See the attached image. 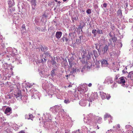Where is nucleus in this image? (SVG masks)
Returning a JSON list of instances; mask_svg holds the SVG:
<instances>
[{
  "label": "nucleus",
  "mask_w": 133,
  "mask_h": 133,
  "mask_svg": "<svg viewBox=\"0 0 133 133\" xmlns=\"http://www.w3.org/2000/svg\"><path fill=\"white\" fill-rule=\"evenodd\" d=\"M72 87V85H71L70 84H69V85L68 86V87L70 88V87Z\"/></svg>",
  "instance_id": "0e129e2a"
},
{
  "label": "nucleus",
  "mask_w": 133,
  "mask_h": 133,
  "mask_svg": "<svg viewBox=\"0 0 133 133\" xmlns=\"http://www.w3.org/2000/svg\"><path fill=\"white\" fill-rule=\"evenodd\" d=\"M117 14L120 16H122V11L120 9H119L118 11H117Z\"/></svg>",
  "instance_id": "c85d7f7f"
},
{
  "label": "nucleus",
  "mask_w": 133,
  "mask_h": 133,
  "mask_svg": "<svg viewBox=\"0 0 133 133\" xmlns=\"http://www.w3.org/2000/svg\"><path fill=\"white\" fill-rule=\"evenodd\" d=\"M118 78V76H116V78H115V79H117Z\"/></svg>",
  "instance_id": "774afa93"
},
{
  "label": "nucleus",
  "mask_w": 133,
  "mask_h": 133,
  "mask_svg": "<svg viewBox=\"0 0 133 133\" xmlns=\"http://www.w3.org/2000/svg\"><path fill=\"white\" fill-rule=\"evenodd\" d=\"M64 102L66 104H68L70 102V101L68 99H66L64 101Z\"/></svg>",
  "instance_id": "f704fd0d"
},
{
  "label": "nucleus",
  "mask_w": 133,
  "mask_h": 133,
  "mask_svg": "<svg viewBox=\"0 0 133 133\" xmlns=\"http://www.w3.org/2000/svg\"><path fill=\"white\" fill-rule=\"evenodd\" d=\"M93 52L94 56L96 59L98 56L97 52L95 50H93Z\"/></svg>",
  "instance_id": "5701e85b"
},
{
  "label": "nucleus",
  "mask_w": 133,
  "mask_h": 133,
  "mask_svg": "<svg viewBox=\"0 0 133 133\" xmlns=\"http://www.w3.org/2000/svg\"><path fill=\"white\" fill-rule=\"evenodd\" d=\"M119 44H120V45L121 47H122V44L121 43H119Z\"/></svg>",
  "instance_id": "338daca9"
},
{
  "label": "nucleus",
  "mask_w": 133,
  "mask_h": 133,
  "mask_svg": "<svg viewBox=\"0 0 133 133\" xmlns=\"http://www.w3.org/2000/svg\"><path fill=\"white\" fill-rule=\"evenodd\" d=\"M112 83V78L111 77H107L105 79L104 82V83H107L109 84V83Z\"/></svg>",
  "instance_id": "9d476101"
},
{
  "label": "nucleus",
  "mask_w": 133,
  "mask_h": 133,
  "mask_svg": "<svg viewBox=\"0 0 133 133\" xmlns=\"http://www.w3.org/2000/svg\"><path fill=\"white\" fill-rule=\"evenodd\" d=\"M46 56H50L51 54L50 53H49L48 52L46 51L44 52V54Z\"/></svg>",
  "instance_id": "7c9ffc66"
},
{
  "label": "nucleus",
  "mask_w": 133,
  "mask_h": 133,
  "mask_svg": "<svg viewBox=\"0 0 133 133\" xmlns=\"http://www.w3.org/2000/svg\"><path fill=\"white\" fill-rule=\"evenodd\" d=\"M96 29H94L92 30V33L94 34V36L95 37L96 35Z\"/></svg>",
  "instance_id": "c756f323"
},
{
  "label": "nucleus",
  "mask_w": 133,
  "mask_h": 133,
  "mask_svg": "<svg viewBox=\"0 0 133 133\" xmlns=\"http://www.w3.org/2000/svg\"><path fill=\"white\" fill-rule=\"evenodd\" d=\"M111 39L113 41V42L114 43V45H115V42H116V41L117 40V38L115 37H113L111 38Z\"/></svg>",
  "instance_id": "72a5a7b5"
},
{
  "label": "nucleus",
  "mask_w": 133,
  "mask_h": 133,
  "mask_svg": "<svg viewBox=\"0 0 133 133\" xmlns=\"http://www.w3.org/2000/svg\"><path fill=\"white\" fill-rule=\"evenodd\" d=\"M130 127H131V126L130 125H127L125 126V128H128Z\"/></svg>",
  "instance_id": "8fccbe9b"
},
{
  "label": "nucleus",
  "mask_w": 133,
  "mask_h": 133,
  "mask_svg": "<svg viewBox=\"0 0 133 133\" xmlns=\"http://www.w3.org/2000/svg\"><path fill=\"white\" fill-rule=\"evenodd\" d=\"M69 64L70 65V67L71 68L74 65V62H72V63H69Z\"/></svg>",
  "instance_id": "c03bdc74"
},
{
  "label": "nucleus",
  "mask_w": 133,
  "mask_h": 133,
  "mask_svg": "<svg viewBox=\"0 0 133 133\" xmlns=\"http://www.w3.org/2000/svg\"><path fill=\"white\" fill-rule=\"evenodd\" d=\"M85 68L86 66H84V67H83L82 69L81 68V69H80V70H81V72H82V73L83 71H84Z\"/></svg>",
  "instance_id": "58836bf2"
},
{
  "label": "nucleus",
  "mask_w": 133,
  "mask_h": 133,
  "mask_svg": "<svg viewBox=\"0 0 133 133\" xmlns=\"http://www.w3.org/2000/svg\"><path fill=\"white\" fill-rule=\"evenodd\" d=\"M78 18L77 17H75L74 18H72V21H73L74 20H75V21H76Z\"/></svg>",
  "instance_id": "49530a36"
},
{
  "label": "nucleus",
  "mask_w": 133,
  "mask_h": 133,
  "mask_svg": "<svg viewBox=\"0 0 133 133\" xmlns=\"http://www.w3.org/2000/svg\"><path fill=\"white\" fill-rule=\"evenodd\" d=\"M11 6L9 7L10 10L11 11H13L15 10V8L14 7H11Z\"/></svg>",
  "instance_id": "a19ab883"
},
{
  "label": "nucleus",
  "mask_w": 133,
  "mask_h": 133,
  "mask_svg": "<svg viewBox=\"0 0 133 133\" xmlns=\"http://www.w3.org/2000/svg\"><path fill=\"white\" fill-rule=\"evenodd\" d=\"M86 12L88 14H89L91 13V11L90 9H88L86 11Z\"/></svg>",
  "instance_id": "e433bc0d"
},
{
  "label": "nucleus",
  "mask_w": 133,
  "mask_h": 133,
  "mask_svg": "<svg viewBox=\"0 0 133 133\" xmlns=\"http://www.w3.org/2000/svg\"><path fill=\"white\" fill-rule=\"evenodd\" d=\"M22 30H24V31H26L25 26L24 24H23L21 27Z\"/></svg>",
  "instance_id": "473e14b6"
},
{
  "label": "nucleus",
  "mask_w": 133,
  "mask_h": 133,
  "mask_svg": "<svg viewBox=\"0 0 133 133\" xmlns=\"http://www.w3.org/2000/svg\"><path fill=\"white\" fill-rule=\"evenodd\" d=\"M19 133H25L23 131H21L19 132Z\"/></svg>",
  "instance_id": "e2e57ef3"
},
{
  "label": "nucleus",
  "mask_w": 133,
  "mask_h": 133,
  "mask_svg": "<svg viewBox=\"0 0 133 133\" xmlns=\"http://www.w3.org/2000/svg\"><path fill=\"white\" fill-rule=\"evenodd\" d=\"M95 45L96 48L98 50L99 55H101V50L100 49V47L101 46V44L97 43Z\"/></svg>",
  "instance_id": "2eb2a0df"
},
{
  "label": "nucleus",
  "mask_w": 133,
  "mask_h": 133,
  "mask_svg": "<svg viewBox=\"0 0 133 133\" xmlns=\"http://www.w3.org/2000/svg\"><path fill=\"white\" fill-rule=\"evenodd\" d=\"M62 33L61 31H57L56 32L55 36L58 39L60 38L62 36Z\"/></svg>",
  "instance_id": "dca6fc26"
},
{
  "label": "nucleus",
  "mask_w": 133,
  "mask_h": 133,
  "mask_svg": "<svg viewBox=\"0 0 133 133\" xmlns=\"http://www.w3.org/2000/svg\"><path fill=\"white\" fill-rule=\"evenodd\" d=\"M104 118L105 120H106V119L107 118H110L111 119H112L111 116L109 114L106 113L104 115Z\"/></svg>",
  "instance_id": "4be33fe9"
},
{
  "label": "nucleus",
  "mask_w": 133,
  "mask_h": 133,
  "mask_svg": "<svg viewBox=\"0 0 133 133\" xmlns=\"http://www.w3.org/2000/svg\"><path fill=\"white\" fill-rule=\"evenodd\" d=\"M69 39V38H67L65 37V40L66 42H67L68 41Z\"/></svg>",
  "instance_id": "680f3d73"
},
{
  "label": "nucleus",
  "mask_w": 133,
  "mask_h": 133,
  "mask_svg": "<svg viewBox=\"0 0 133 133\" xmlns=\"http://www.w3.org/2000/svg\"><path fill=\"white\" fill-rule=\"evenodd\" d=\"M74 58L73 56L71 57L70 58L68 59L69 63L74 62Z\"/></svg>",
  "instance_id": "b1692460"
},
{
  "label": "nucleus",
  "mask_w": 133,
  "mask_h": 133,
  "mask_svg": "<svg viewBox=\"0 0 133 133\" xmlns=\"http://www.w3.org/2000/svg\"><path fill=\"white\" fill-rule=\"evenodd\" d=\"M92 84L91 83H89L88 85L89 87H91L92 86Z\"/></svg>",
  "instance_id": "052dcab7"
},
{
  "label": "nucleus",
  "mask_w": 133,
  "mask_h": 133,
  "mask_svg": "<svg viewBox=\"0 0 133 133\" xmlns=\"http://www.w3.org/2000/svg\"><path fill=\"white\" fill-rule=\"evenodd\" d=\"M72 133H80L79 131V130H77L76 132H73Z\"/></svg>",
  "instance_id": "864d4df0"
},
{
  "label": "nucleus",
  "mask_w": 133,
  "mask_h": 133,
  "mask_svg": "<svg viewBox=\"0 0 133 133\" xmlns=\"http://www.w3.org/2000/svg\"><path fill=\"white\" fill-rule=\"evenodd\" d=\"M55 108V107H52V108H50V110H51V109H54Z\"/></svg>",
  "instance_id": "69168bd1"
},
{
  "label": "nucleus",
  "mask_w": 133,
  "mask_h": 133,
  "mask_svg": "<svg viewBox=\"0 0 133 133\" xmlns=\"http://www.w3.org/2000/svg\"><path fill=\"white\" fill-rule=\"evenodd\" d=\"M122 72L124 74L126 72H127V71H126L125 69H124V70H122Z\"/></svg>",
  "instance_id": "bf43d9fd"
},
{
  "label": "nucleus",
  "mask_w": 133,
  "mask_h": 133,
  "mask_svg": "<svg viewBox=\"0 0 133 133\" xmlns=\"http://www.w3.org/2000/svg\"><path fill=\"white\" fill-rule=\"evenodd\" d=\"M65 37L64 36L63 37V38H62V39L63 40V42H64L65 40Z\"/></svg>",
  "instance_id": "4d7b16f0"
},
{
  "label": "nucleus",
  "mask_w": 133,
  "mask_h": 133,
  "mask_svg": "<svg viewBox=\"0 0 133 133\" xmlns=\"http://www.w3.org/2000/svg\"><path fill=\"white\" fill-rule=\"evenodd\" d=\"M92 114H89L87 118H84V122L88 124H89L90 122L91 119L92 118Z\"/></svg>",
  "instance_id": "423d86ee"
},
{
  "label": "nucleus",
  "mask_w": 133,
  "mask_h": 133,
  "mask_svg": "<svg viewBox=\"0 0 133 133\" xmlns=\"http://www.w3.org/2000/svg\"><path fill=\"white\" fill-rule=\"evenodd\" d=\"M85 101L83 100V101H80L79 104L81 106H85L86 105L85 103L84 104H83L82 103L83 102L85 103Z\"/></svg>",
  "instance_id": "cd10ccee"
},
{
  "label": "nucleus",
  "mask_w": 133,
  "mask_h": 133,
  "mask_svg": "<svg viewBox=\"0 0 133 133\" xmlns=\"http://www.w3.org/2000/svg\"><path fill=\"white\" fill-rule=\"evenodd\" d=\"M93 56V53L91 51H90L88 52V55H87L86 57V58L87 59L89 60L90 59H92L93 61H92V62L89 63V64H88V62H87V68L90 69L91 66L93 65L95 68H98L99 67L98 64L99 63L98 61H96L95 62V60L94 57H92V58H91V56Z\"/></svg>",
  "instance_id": "f257e3e1"
},
{
  "label": "nucleus",
  "mask_w": 133,
  "mask_h": 133,
  "mask_svg": "<svg viewBox=\"0 0 133 133\" xmlns=\"http://www.w3.org/2000/svg\"><path fill=\"white\" fill-rule=\"evenodd\" d=\"M15 61L17 62V63H18H18H21V60L20 59V58L18 57H16L15 58Z\"/></svg>",
  "instance_id": "393cba45"
},
{
  "label": "nucleus",
  "mask_w": 133,
  "mask_h": 133,
  "mask_svg": "<svg viewBox=\"0 0 133 133\" xmlns=\"http://www.w3.org/2000/svg\"><path fill=\"white\" fill-rule=\"evenodd\" d=\"M107 6V4L106 3H104L103 4V6L104 8H106Z\"/></svg>",
  "instance_id": "6e6d98bb"
},
{
  "label": "nucleus",
  "mask_w": 133,
  "mask_h": 133,
  "mask_svg": "<svg viewBox=\"0 0 133 133\" xmlns=\"http://www.w3.org/2000/svg\"><path fill=\"white\" fill-rule=\"evenodd\" d=\"M51 62H52V65L55 64V66H56V67H55V68H58L57 66V65H57V64L56 62L53 59Z\"/></svg>",
  "instance_id": "a878e982"
},
{
  "label": "nucleus",
  "mask_w": 133,
  "mask_h": 133,
  "mask_svg": "<svg viewBox=\"0 0 133 133\" xmlns=\"http://www.w3.org/2000/svg\"><path fill=\"white\" fill-rule=\"evenodd\" d=\"M100 95L103 99H104L106 98L108 99H109L110 97V95L107 96L105 93L102 92H100Z\"/></svg>",
  "instance_id": "6e6552de"
},
{
  "label": "nucleus",
  "mask_w": 133,
  "mask_h": 133,
  "mask_svg": "<svg viewBox=\"0 0 133 133\" xmlns=\"http://www.w3.org/2000/svg\"><path fill=\"white\" fill-rule=\"evenodd\" d=\"M98 119V121L99 122V121H101V120L102 119V118L101 117H97Z\"/></svg>",
  "instance_id": "13d9d810"
},
{
  "label": "nucleus",
  "mask_w": 133,
  "mask_h": 133,
  "mask_svg": "<svg viewBox=\"0 0 133 133\" xmlns=\"http://www.w3.org/2000/svg\"><path fill=\"white\" fill-rule=\"evenodd\" d=\"M81 69V68L79 67L77 68L76 70L77 72H80L81 71L80 69Z\"/></svg>",
  "instance_id": "79ce46f5"
},
{
  "label": "nucleus",
  "mask_w": 133,
  "mask_h": 133,
  "mask_svg": "<svg viewBox=\"0 0 133 133\" xmlns=\"http://www.w3.org/2000/svg\"><path fill=\"white\" fill-rule=\"evenodd\" d=\"M18 7L19 10H22L24 8L25 6L23 3L21 2L18 3Z\"/></svg>",
  "instance_id": "f3484780"
},
{
  "label": "nucleus",
  "mask_w": 133,
  "mask_h": 133,
  "mask_svg": "<svg viewBox=\"0 0 133 133\" xmlns=\"http://www.w3.org/2000/svg\"><path fill=\"white\" fill-rule=\"evenodd\" d=\"M11 111V108H6V109L5 110V113L6 114L8 113H10ZM7 115H9V114H7Z\"/></svg>",
  "instance_id": "412c9836"
},
{
  "label": "nucleus",
  "mask_w": 133,
  "mask_h": 133,
  "mask_svg": "<svg viewBox=\"0 0 133 133\" xmlns=\"http://www.w3.org/2000/svg\"><path fill=\"white\" fill-rule=\"evenodd\" d=\"M109 36L110 37V38H112L113 37L112 36V33L111 32H110L109 33Z\"/></svg>",
  "instance_id": "09e8293b"
},
{
  "label": "nucleus",
  "mask_w": 133,
  "mask_h": 133,
  "mask_svg": "<svg viewBox=\"0 0 133 133\" xmlns=\"http://www.w3.org/2000/svg\"><path fill=\"white\" fill-rule=\"evenodd\" d=\"M108 47L107 45H105V46L102 49V54L104 55L106 54H108Z\"/></svg>",
  "instance_id": "0eeeda50"
},
{
  "label": "nucleus",
  "mask_w": 133,
  "mask_h": 133,
  "mask_svg": "<svg viewBox=\"0 0 133 133\" xmlns=\"http://www.w3.org/2000/svg\"><path fill=\"white\" fill-rule=\"evenodd\" d=\"M101 63L102 67L107 66L108 64L107 61L105 59L102 60Z\"/></svg>",
  "instance_id": "ddd939ff"
},
{
  "label": "nucleus",
  "mask_w": 133,
  "mask_h": 133,
  "mask_svg": "<svg viewBox=\"0 0 133 133\" xmlns=\"http://www.w3.org/2000/svg\"><path fill=\"white\" fill-rule=\"evenodd\" d=\"M82 55H83V56H85V55L87 54V52L86 51V50H85V51H84V50H83V51H82V52L81 53Z\"/></svg>",
  "instance_id": "c9c22d12"
},
{
  "label": "nucleus",
  "mask_w": 133,
  "mask_h": 133,
  "mask_svg": "<svg viewBox=\"0 0 133 133\" xmlns=\"http://www.w3.org/2000/svg\"><path fill=\"white\" fill-rule=\"evenodd\" d=\"M57 68H56L55 69H53L51 71V76L52 77H54V76H55L56 75V74L55 73V72L57 71Z\"/></svg>",
  "instance_id": "6ab92c4d"
},
{
  "label": "nucleus",
  "mask_w": 133,
  "mask_h": 133,
  "mask_svg": "<svg viewBox=\"0 0 133 133\" xmlns=\"http://www.w3.org/2000/svg\"><path fill=\"white\" fill-rule=\"evenodd\" d=\"M8 4L9 7L12 6L15 4V3L14 0H9L8 1Z\"/></svg>",
  "instance_id": "aec40b11"
},
{
  "label": "nucleus",
  "mask_w": 133,
  "mask_h": 133,
  "mask_svg": "<svg viewBox=\"0 0 133 133\" xmlns=\"http://www.w3.org/2000/svg\"><path fill=\"white\" fill-rule=\"evenodd\" d=\"M87 84L85 83L83 84H81L78 88V90L80 94H84L88 90V88L87 87Z\"/></svg>",
  "instance_id": "7ed1b4c3"
},
{
  "label": "nucleus",
  "mask_w": 133,
  "mask_h": 133,
  "mask_svg": "<svg viewBox=\"0 0 133 133\" xmlns=\"http://www.w3.org/2000/svg\"><path fill=\"white\" fill-rule=\"evenodd\" d=\"M36 0H31V1L32 9L33 10L35 9V8L36 5Z\"/></svg>",
  "instance_id": "4468645a"
},
{
  "label": "nucleus",
  "mask_w": 133,
  "mask_h": 133,
  "mask_svg": "<svg viewBox=\"0 0 133 133\" xmlns=\"http://www.w3.org/2000/svg\"><path fill=\"white\" fill-rule=\"evenodd\" d=\"M85 99L86 100H88V101L91 102L93 101L94 99H97L98 98V94L97 92H94L92 94L90 97H88V95H85Z\"/></svg>",
  "instance_id": "f03ea898"
},
{
  "label": "nucleus",
  "mask_w": 133,
  "mask_h": 133,
  "mask_svg": "<svg viewBox=\"0 0 133 133\" xmlns=\"http://www.w3.org/2000/svg\"><path fill=\"white\" fill-rule=\"evenodd\" d=\"M48 48L46 46H44V50H43V52H46V51L48 50Z\"/></svg>",
  "instance_id": "ea45409f"
},
{
  "label": "nucleus",
  "mask_w": 133,
  "mask_h": 133,
  "mask_svg": "<svg viewBox=\"0 0 133 133\" xmlns=\"http://www.w3.org/2000/svg\"><path fill=\"white\" fill-rule=\"evenodd\" d=\"M10 50H12V51L10 52V54H11V55L12 56H14L15 55H17V50L16 49L14 48V49H12L11 48H10Z\"/></svg>",
  "instance_id": "1a4fd4ad"
},
{
  "label": "nucleus",
  "mask_w": 133,
  "mask_h": 133,
  "mask_svg": "<svg viewBox=\"0 0 133 133\" xmlns=\"http://www.w3.org/2000/svg\"><path fill=\"white\" fill-rule=\"evenodd\" d=\"M97 31V33L99 34H103L102 30H100L99 29H98Z\"/></svg>",
  "instance_id": "2f4dec72"
},
{
  "label": "nucleus",
  "mask_w": 133,
  "mask_h": 133,
  "mask_svg": "<svg viewBox=\"0 0 133 133\" xmlns=\"http://www.w3.org/2000/svg\"><path fill=\"white\" fill-rule=\"evenodd\" d=\"M116 125H117L116 126H114L113 128H115L116 127L117 128H120V125L119 124H117Z\"/></svg>",
  "instance_id": "37998d69"
},
{
  "label": "nucleus",
  "mask_w": 133,
  "mask_h": 133,
  "mask_svg": "<svg viewBox=\"0 0 133 133\" xmlns=\"http://www.w3.org/2000/svg\"><path fill=\"white\" fill-rule=\"evenodd\" d=\"M76 68H73L72 69V74H74V73L75 74V72H76Z\"/></svg>",
  "instance_id": "4c0bfd02"
},
{
  "label": "nucleus",
  "mask_w": 133,
  "mask_h": 133,
  "mask_svg": "<svg viewBox=\"0 0 133 133\" xmlns=\"http://www.w3.org/2000/svg\"><path fill=\"white\" fill-rule=\"evenodd\" d=\"M111 28L113 30H115V28L114 25H112Z\"/></svg>",
  "instance_id": "5fc2aeb1"
},
{
  "label": "nucleus",
  "mask_w": 133,
  "mask_h": 133,
  "mask_svg": "<svg viewBox=\"0 0 133 133\" xmlns=\"http://www.w3.org/2000/svg\"><path fill=\"white\" fill-rule=\"evenodd\" d=\"M40 59L39 60V62L40 63H44L46 61V57L44 58L43 55L42 54L40 55Z\"/></svg>",
  "instance_id": "f8f14e48"
},
{
  "label": "nucleus",
  "mask_w": 133,
  "mask_h": 133,
  "mask_svg": "<svg viewBox=\"0 0 133 133\" xmlns=\"http://www.w3.org/2000/svg\"><path fill=\"white\" fill-rule=\"evenodd\" d=\"M128 77L130 79L133 80V71H131L129 72Z\"/></svg>",
  "instance_id": "a211bd4d"
},
{
  "label": "nucleus",
  "mask_w": 133,
  "mask_h": 133,
  "mask_svg": "<svg viewBox=\"0 0 133 133\" xmlns=\"http://www.w3.org/2000/svg\"><path fill=\"white\" fill-rule=\"evenodd\" d=\"M31 95L32 99H36L39 98V94L36 90L35 89H32L31 90Z\"/></svg>",
  "instance_id": "20e7f679"
},
{
  "label": "nucleus",
  "mask_w": 133,
  "mask_h": 133,
  "mask_svg": "<svg viewBox=\"0 0 133 133\" xmlns=\"http://www.w3.org/2000/svg\"><path fill=\"white\" fill-rule=\"evenodd\" d=\"M25 117L26 119H29V115H26L25 116Z\"/></svg>",
  "instance_id": "603ef678"
},
{
  "label": "nucleus",
  "mask_w": 133,
  "mask_h": 133,
  "mask_svg": "<svg viewBox=\"0 0 133 133\" xmlns=\"http://www.w3.org/2000/svg\"><path fill=\"white\" fill-rule=\"evenodd\" d=\"M33 116L31 114H29V119H32L31 118H32Z\"/></svg>",
  "instance_id": "a18cd8bd"
},
{
  "label": "nucleus",
  "mask_w": 133,
  "mask_h": 133,
  "mask_svg": "<svg viewBox=\"0 0 133 133\" xmlns=\"http://www.w3.org/2000/svg\"><path fill=\"white\" fill-rule=\"evenodd\" d=\"M125 78L124 77H121L119 78L118 81V83L120 84H122L123 85H124V83L125 82Z\"/></svg>",
  "instance_id": "9b49d317"
},
{
  "label": "nucleus",
  "mask_w": 133,
  "mask_h": 133,
  "mask_svg": "<svg viewBox=\"0 0 133 133\" xmlns=\"http://www.w3.org/2000/svg\"><path fill=\"white\" fill-rule=\"evenodd\" d=\"M112 40L111 38H110V39H109V41L110 42L108 43V45L109 46L111 45H112V46H113V44L112 41Z\"/></svg>",
  "instance_id": "bb28decb"
},
{
  "label": "nucleus",
  "mask_w": 133,
  "mask_h": 133,
  "mask_svg": "<svg viewBox=\"0 0 133 133\" xmlns=\"http://www.w3.org/2000/svg\"><path fill=\"white\" fill-rule=\"evenodd\" d=\"M14 98H15L17 100L19 101L22 100V96L21 94V92L20 90H18V91L15 92L14 94Z\"/></svg>",
  "instance_id": "39448f33"
},
{
  "label": "nucleus",
  "mask_w": 133,
  "mask_h": 133,
  "mask_svg": "<svg viewBox=\"0 0 133 133\" xmlns=\"http://www.w3.org/2000/svg\"><path fill=\"white\" fill-rule=\"evenodd\" d=\"M65 133H70V130L69 129L66 130H65Z\"/></svg>",
  "instance_id": "3c124183"
},
{
  "label": "nucleus",
  "mask_w": 133,
  "mask_h": 133,
  "mask_svg": "<svg viewBox=\"0 0 133 133\" xmlns=\"http://www.w3.org/2000/svg\"><path fill=\"white\" fill-rule=\"evenodd\" d=\"M44 47H43V46H41L40 47V48L41 49V50L42 52L43 51V50H43Z\"/></svg>",
  "instance_id": "de8ad7c7"
}]
</instances>
